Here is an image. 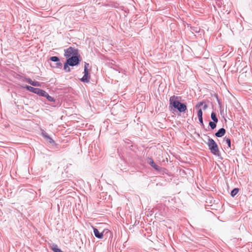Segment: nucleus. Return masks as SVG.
<instances>
[{
    "mask_svg": "<svg viewBox=\"0 0 252 252\" xmlns=\"http://www.w3.org/2000/svg\"><path fill=\"white\" fill-rule=\"evenodd\" d=\"M26 80V82L30 84L31 85L34 87H40L41 84L40 82L37 81H33L30 78H25Z\"/></svg>",
    "mask_w": 252,
    "mask_h": 252,
    "instance_id": "9d476101",
    "label": "nucleus"
},
{
    "mask_svg": "<svg viewBox=\"0 0 252 252\" xmlns=\"http://www.w3.org/2000/svg\"><path fill=\"white\" fill-rule=\"evenodd\" d=\"M239 191V189L238 188H234L233 189L230 193V195L232 197H234L238 192Z\"/></svg>",
    "mask_w": 252,
    "mask_h": 252,
    "instance_id": "dca6fc26",
    "label": "nucleus"
},
{
    "mask_svg": "<svg viewBox=\"0 0 252 252\" xmlns=\"http://www.w3.org/2000/svg\"><path fill=\"white\" fill-rule=\"evenodd\" d=\"M211 119L213 120V122H215L216 123L218 122V119L217 117L216 113L214 112H212L211 114Z\"/></svg>",
    "mask_w": 252,
    "mask_h": 252,
    "instance_id": "4468645a",
    "label": "nucleus"
},
{
    "mask_svg": "<svg viewBox=\"0 0 252 252\" xmlns=\"http://www.w3.org/2000/svg\"><path fill=\"white\" fill-rule=\"evenodd\" d=\"M217 99H218V103H219V104H220V100H219L218 99V98H217Z\"/></svg>",
    "mask_w": 252,
    "mask_h": 252,
    "instance_id": "c85d7f7f",
    "label": "nucleus"
},
{
    "mask_svg": "<svg viewBox=\"0 0 252 252\" xmlns=\"http://www.w3.org/2000/svg\"><path fill=\"white\" fill-rule=\"evenodd\" d=\"M49 60L52 62L56 63L55 65H52L51 64L52 67L60 68L62 66V63L60 62V59L58 57L52 56L50 58Z\"/></svg>",
    "mask_w": 252,
    "mask_h": 252,
    "instance_id": "0eeeda50",
    "label": "nucleus"
},
{
    "mask_svg": "<svg viewBox=\"0 0 252 252\" xmlns=\"http://www.w3.org/2000/svg\"><path fill=\"white\" fill-rule=\"evenodd\" d=\"M89 66V64L88 63H85L84 68L86 67V68H88Z\"/></svg>",
    "mask_w": 252,
    "mask_h": 252,
    "instance_id": "bb28decb",
    "label": "nucleus"
},
{
    "mask_svg": "<svg viewBox=\"0 0 252 252\" xmlns=\"http://www.w3.org/2000/svg\"><path fill=\"white\" fill-rule=\"evenodd\" d=\"M198 120H199V123H200L201 126L204 127V125L203 121V118L202 117L199 118Z\"/></svg>",
    "mask_w": 252,
    "mask_h": 252,
    "instance_id": "412c9836",
    "label": "nucleus"
},
{
    "mask_svg": "<svg viewBox=\"0 0 252 252\" xmlns=\"http://www.w3.org/2000/svg\"><path fill=\"white\" fill-rule=\"evenodd\" d=\"M24 88L26 89L28 91L37 94L39 96H41L42 94H45V91L39 88H34L28 85L26 86Z\"/></svg>",
    "mask_w": 252,
    "mask_h": 252,
    "instance_id": "423d86ee",
    "label": "nucleus"
},
{
    "mask_svg": "<svg viewBox=\"0 0 252 252\" xmlns=\"http://www.w3.org/2000/svg\"><path fill=\"white\" fill-rule=\"evenodd\" d=\"M90 78V75H89V74H84L83 77L80 79V80L82 82L88 83L89 82Z\"/></svg>",
    "mask_w": 252,
    "mask_h": 252,
    "instance_id": "f8f14e48",
    "label": "nucleus"
},
{
    "mask_svg": "<svg viewBox=\"0 0 252 252\" xmlns=\"http://www.w3.org/2000/svg\"><path fill=\"white\" fill-rule=\"evenodd\" d=\"M52 250L54 252H64L62 251L60 249H59L57 245L54 246V247L52 248Z\"/></svg>",
    "mask_w": 252,
    "mask_h": 252,
    "instance_id": "a211bd4d",
    "label": "nucleus"
},
{
    "mask_svg": "<svg viewBox=\"0 0 252 252\" xmlns=\"http://www.w3.org/2000/svg\"><path fill=\"white\" fill-rule=\"evenodd\" d=\"M44 94H42L41 96L45 97L47 98V99L50 102L55 101V99H54V98L52 97L51 96L49 95V94L45 91Z\"/></svg>",
    "mask_w": 252,
    "mask_h": 252,
    "instance_id": "9b49d317",
    "label": "nucleus"
},
{
    "mask_svg": "<svg viewBox=\"0 0 252 252\" xmlns=\"http://www.w3.org/2000/svg\"><path fill=\"white\" fill-rule=\"evenodd\" d=\"M226 133V130L224 128H220L218 131L217 132H216L215 134V135L217 137H222L223 135H224V134H225Z\"/></svg>",
    "mask_w": 252,
    "mask_h": 252,
    "instance_id": "1a4fd4ad",
    "label": "nucleus"
},
{
    "mask_svg": "<svg viewBox=\"0 0 252 252\" xmlns=\"http://www.w3.org/2000/svg\"><path fill=\"white\" fill-rule=\"evenodd\" d=\"M18 75V74L16 75V76L15 77V78H17V79L20 80V77H19V76Z\"/></svg>",
    "mask_w": 252,
    "mask_h": 252,
    "instance_id": "cd10ccee",
    "label": "nucleus"
},
{
    "mask_svg": "<svg viewBox=\"0 0 252 252\" xmlns=\"http://www.w3.org/2000/svg\"><path fill=\"white\" fill-rule=\"evenodd\" d=\"M223 142H225L228 146V148H230L231 149H234V147L232 148L231 145V139L229 137H225L223 138Z\"/></svg>",
    "mask_w": 252,
    "mask_h": 252,
    "instance_id": "ddd939ff",
    "label": "nucleus"
},
{
    "mask_svg": "<svg viewBox=\"0 0 252 252\" xmlns=\"http://www.w3.org/2000/svg\"><path fill=\"white\" fill-rule=\"evenodd\" d=\"M217 123L213 121H210L209 123V126L210 127L211 129H214L217 126Z\"/></svg>",
    "mask_w": 252,
    "mask_h": 252,
    "instance_id": "2eb2a0df",
    "label": "nucleus"
},
{
    "mask_svg": "<svg viewBox=\"0 0 252 252\" xmlns=\"http://www.w3.org/2000/svg\"><path fill=\"white\" fill-rule=\"evenodd\" d=\"M42 135L44 138L47 139L49 138L50 136L46 132H42Z\"/></svg>",
    "mask_w": 252,
    "mask_h": 252,
    "instance_id": "4be33fe9",
    "label": "nucleus"
},
{
    "mask_svg": "<svg viewBox=\"0 0 252 252\" xmlns=\"http://www.w3.org/2000/svg\"><path fill=\"white\" fill-rule=\"evenodd\" d=\"M207 145L212 154L218 157L220 156V153L218 146L214 139L209 137Z\"/></svg>",
    "mask_w": 252,
    "mask_h": 252,
    "instance_id": "f03ea898",
    "label": "nucleus"
},
{
    "mask_svg": "<svg viewBox=\"0 0 252 252\" xmlns=\"http://www.w3.org/2000/svg\"><path fill=\"white\" fill-rule=\"evenodd\" d=\"M81 61V57L79 53L74 54V55L66 59L67 63L71 66H74L78 65Z\"/></svg>",
    "mask_w": 252,
    "mask_h": 252,
    "instance_id": "7ed1b4c3",
    "label": "nucleus"
},
{
    "mask_svg": "<svg viewBox=\"0 0 252 252\" xmlns=\"http://www.w3.org/2000/svg\"><path fill=\"white\" fill-rule=\"evenodd\" d=\"M181 96L173 95L169 98V108L174 112L177 111L181 113H185L187 111L186 103L180 102Z\"/></svg>",
    "mask_w": 252,
    "mask_h": 252,
    "instance_id": "f257e3e1",
    "label": "nucleus"
},
{
    "mask_svg": "<svg viewBox=\"0 0 252 252\" xmlns=\"http://www.w3.org/2000/svg\"><path fill=\"white\" fill-rule=\"evenodd\" d=\"M203 115V112L201 108H199L198 110L197 111V116L198 118H201L202 117Z\"/></svg>",
    "mask_w": 252,
    "mask_h": 252,
    "instance_id": "aec40b11",
    "label": "nucleus"
},
{
    "mask_svg": "<svg viewBox=\"0 0 252 252\" xmlns=\"http://www.w3.org/2000/svg\"><path fill=\"white\" fill-rule=\"evenodd\" d=\"M204 103V101L198 102V103H197L196 104V105L195 106V108L199 109V108H200V107L201 106H203Z\"/></svg>",
    "mask_w": 252,
    "mask_h": 252,
    "instance_id": "6ab92c4d",
    "label": "nucleus"
},
{
    "mask_svg": "<svg viewBox=\"0 0 252 252\" xmlns=\"http://www.w3.org/2000/svg\"><path fill=\"white\" fill-rule=\"evenodd\" d=\"M48 139L49 140L50 143L54 144L55 143L54 140L52 138H51L50 136L49 137V138H48Z\"/></svg>",
    "mask_w": 252,
    "mask_h": 252,
    "instance_id": "393cba45",
    "label": "nucleus"
},
{
    "mask_svg": "<svg viewBox=\"0 0 252 252\" xmlns=\"http://www.w3.org/2000/svg\"><path fill=\"white\" fill-rule=\"evenodd\" d=\"M18 75L19 76V77H20V80H21L22 82L26 81V80L25 79V78H27L26 77L22 76H21L20 75Z\"/></svg>",
    "mask_w": 252,
    "mask_h": 252,
    "instance_id": "5701e85b",
    "label": "nucleus"
},
{
    "mask_svg": "<svg viewBox=\"0 0 252 252\" xmlns=\"http://www.w3.org/2000/svg\"><path fill=\"white\" fill-rule=\"evenodd\" d=\"M93 228L94 233L95 237H96L98 239H102L103 237V232H100L98 231V230L95 227H93Z\"/></svg>",
    "mask_w": 252,
    "mask_h": 252,
    "instance_id": "6e6552de",
    "label": "nucleus"
},
{
    "mask_svg": "<svg viewBox=\"0 0 252 252\" xmlns=\"http://www.w3.org/2000/svg\"><path fill=\"white\" fill-rule=\"evenodd\" d=\"M202 106V109L203 110H205L208 107V105L207 104H206L205 102H204V104Z\"/></svg>",
    "mask_w": 252,
    "mask_h": 252,
    "instance_id": "b1692460",
    "label": "nucleus"
},
{
    "mask_svg": "<svg viewBox=\"0 0 252 252\" xmlns=\"http://www.w3.org/2000/svg\"><path fill=\"white\" fill-rule=\"evenodd\" d=\"M78 53V50L75 48L69 47V48L64 49V57L67 59L71 57L72 56L74 55V54H77Z\"/></svg>",
    "mask_w": 252,
    "mask_h": 252,
    "instance_id": "39448f33",
    "label": "nucleus"
},
{
    "mask_svg": "<svg viewBox=\"0 0 252 252\" xmlns=\"http://www.w3.org/2000/svg\"><path fill=\"white\" fill-rule=\"evenodd\" d=\"M69 65L67 63V62H66L64 63L63 65V69L65 70L66 72H69L70 71V68L68 66Z\"/></svg>",
    "mask_w": 252,
    "mask_h": 252,
    "instance_id": "f3484780",
    "label": "nucleus"
},
{
    "mask_svg": "<svg viewBox=\"0 0 252 252\" xmlns=\"http://www.w3.org/2000/svg\"><path fill=\"white\" fill-rule=\"evenodd\" d=\"M148 163L150 164L153 168H154L156 171H157L159 173L163 174L165 173L167 171L166 169L165 168L161 167L158 165H157L153 158H148Z\"/></svg>",
    "mask_w": 252,
    "mask_h": 252,
    "instance_id": "20e7f679",
    "label": "nucleus"
},
{
    "mask_svg": "<svg viewBox=\"0 0 252 252\" xmlns=\"http://www.w3.org/2000/svg\"><path fill=\"white\" fill-rule=\"evenodd\" d=\"M84 74H89V69L88 68L85 67L84 70Z\"/></svg>",
    "mask_w": 252,
    "mask_h": 252,
    "instance_id": "a878e982",
    "label": "nucleus"
}]
</instances>
